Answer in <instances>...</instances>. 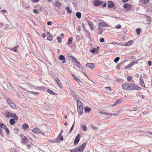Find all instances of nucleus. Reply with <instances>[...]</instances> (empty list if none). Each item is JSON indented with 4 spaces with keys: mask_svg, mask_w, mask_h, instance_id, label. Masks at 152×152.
<instances>
[{
    "mask_svg": "<svg viewBox=\"0 0 152 152\" xmlns=\"http://www.w3.org/2000/svg\"><path fill=\"white\" fill-rule=\"evenodd\" d=\"M122 87L124 89L127 91L138 90L141 89L139 86L132 83L123 84Z\"/></svg>",
    "mask_w": 152,
    "mask_h": 152,
    "instance_id": "1",
    "label": "nucleus"
},
{
    "mask_svg": "<svg viewBox=\"0 0 152 152\" xmlns=\"http://www.w3.org/2000/svg\"><path fill=\"white\" fill-rule=\"evenodd\" d=\"M5 117L7 118L12 117L15 118V119L16 120L18 119V117L16 115L15 113H10L9 112L7 111L5 113Z\"/></svg>",
    "mask_w": 152,
    "mask_h": 152,
    "instance_id": "2",
    "label": "nucleus"
},
{
    "mask_svg": "<svg viewBox=\"0 0 152 152\" xmlns=\"http://www.w3.org/2000/svg\"><path fill=\"white\" fill-rule=\"evenodd\" d=\"M86 145V143H83L81 145L79 146L76 148L77 152H82Z\"/></svg>",
    "mask_w": 152,
    "mask_h": 152,
    "instance_id": "3",
    "label": "nucleus"
},
{
    "mask_svg": "<svg viewBox=\"0 0 152 152\" xmlns=\"http://www.w3.org/2000/svg\"><path fill=\"white\" fill-rule=\"evenodd\" d=\"M102 3V2L99 0H95L93 2L94 5L95 7L101 5Z\"/></svg>",
    "mask_w": 152,
    "mask_h": 152,
    "instance_id": "4",
    "label": "nucleus"
},
{
    "mask_svg": "<svg viewBox=\"0 0 152 152\" xmlns=\"http://www.w3.org/2000/svg\"><path fill=\"white\" fill-rule=\"evenodd\" d=\"M80 134H78L75 140L74 141V143L75 145H76L79 142L80 139Z\"/></svg>",
    "mask_w": 152,
    "mask_h": 152,
    "instance_id": "5",
    "label": "nucleus"
},
{
    "mask_svg": "<svg viewBox=\"0 0 152 152\" xmlns=\"http://www.w3.org/2000/svg\"><path fill=\"white\" fill-rule=\"evenodd\" d=\"M139 110L137 107H133L132 108V110H128L127 111V113L130 114V113H132L134 111H138ZM130 115H132V114H130Z\"/></svg>",
    "mask_w": 152,
    "mask_h": 152,
    "instance_id": "6",
    "label": "nucleus"
},
{
    "mask_svg": "<svg viewBox=\"0 0 152 152\" xmlns=\"http://www.w3.org/2000/svg\"><path fill=\"white\" fill-rule=\"evenodd\" d=\"M108 8H110L113 7L114 6V4L113 2L111 1H108Z\"/></svg>",
    "mask_w": 152,
    "mask_h": 152,
    "instance_id": "7",
    "label": "nucleus"
},
{
    "mask_svg": "<svg viewBox=\"0 0 152 152\" xmlns=\"http://www.w3.org/2000/svg\"><path fill=\"white\" fill-rule=\"evenodd\" d=\"M32 132L35 133H40L41 131L39 128H36L33 129Z\"/></svg>",
    "mask_w": 152,
    "mask_h": 152,
    "instance_id": "8",
    "label": "nucleus"
},
{
    "mask_svg": "<svg viewBox=\"0 0 152 152\" xmlns=\"http://www.w3.org/2000/svg\"><path fill=\"white\" fill-rule=\"evenodd\" d=\"M83 107V106H81L77 107V111L80 115H81L82 114Z\"/></svg>",
    "mask_w": 152,
    "mask_h": 152,
    "instance_id": "9",
    "label": "nucleus"
},
{
    "mask_svg": "<svg viewBox=\"0 0 152 152\" xmlns=\"http://www.w3.org/2000/svg\"><path fill=\"white\" fill-rule=\"evenodd\" d=\"M52 36L49 32L47 34V39L49 41H51L52 39Z\"/></svg>",
    "mask_w": 152,
    "mask_h": 152,
    "instance_id": "10",
    "label": "nucleus"
},
{
    "mask_svg": "<svg viewBox=\"0 0 152 152\" xmlns=\"http://www.w3.org/2000/svg\"><path fill=\"white\" fill-rule=\"evenodd\" d=\"M55 81L57 84L61 88L62 87V85L61 83L60 80L58 78H57L56 79H55Z\"/></svg>",
    "mask_w": 152,
    "mask_h": 152,
    "instance_id": "11",
    "label": "nucleus"
},
{
    "mask_svg": "<svg viewBox=\"0 0 152 152\" xmlns=\"http://www.w3.org/2000/svg\"><path fill=\"white\" fill-rule=\"evenodd\" d=\"M61 4L59 0L56 1L54 3V6L56 7H59L61 6Z\"/></svg>",
    "mask_w": 152,
    "mask_h": 152,
    "instance_id": "12",
    "label": "nucleus"
},
{
    "mask_svg": "<svg viewBox=\"0 0 152 152\" xmlns=\"http://www.w3.org/2000/svg\"><path fill=\"white\" fill-rule=\"evenodd\" d=\"M99 26L102 27H107L108 26V25L105 23L104 21H103L102 23L99 22Z\"/></svg>",
    "mask_w": 152,
    "mask_h": 152,
    "instance_id": "13",
    "label": "nucleus"
},
{
    "mask_svg": "<svg viewBox=\"0 0 152 152\" xmlns=\"http://www.w3.org/2000/svg\"><path fill=\"white\" fill-rule=\"evenodd\" d=\"M140 83L143 87H145V86L144 84V82L142 79L141 78V76L140 77Z\"/></svg>",
    "mask_w": 152,
    "mask_h": 152,
    "instance_id": "14",
    "label": "nucleus"
},
{
    "mask_svg": "<svg viewBox=\"0 0 152 152\" xmlns=\"http://www.w3.org/2000/svg\"><path fill=\"white\" fill-rule=\"evenodd\" d=\"M100 113L102 114H103V115H108L110 116H112V115H116V114H113V113H107L106 112H100Z\"/></svg>",
    "mask_w": 152,
    "mask_h": 152,
    "instance_id": "15",
    "label": "nucleus"
},
{
    "mask_svg": "<svg viewBox=\"0 0 152 152\" xmlns=\"http://www.w3.org/2000/svg\"><path fill=\"white\" fill-rule=\"evenodd\" d=\"M77 107L83 106V103L79 100H77Z\"/></svg>",
    "mask_w": 152,
    "mask_h": 152,
    "instance_id": "16",
    "label": "nucleus"
},
{
    "mask_svg": "<svg viewBox=\"0 0 152 152\" xmlns=\"http://www.w3.org/2000/svg\"><path fill=\"white\" fill-rule=\"evenodd\" d=\"M86 66L89 67L90 68H91V69H92L94 68V64L93 63H88L86 64Z\"/></svg>",
    "mask_w": 152,
    "mask_h": 152,
    "instance_id": "17",
    "label": "nucleus"
},
{
    "mask_svg": "<svg viewBox=\"0 0 152 152\" xmlns=\"http://www.w3.org/2000/svg\"><path fill=\"white\" fill-rule=\"evenodd\" d=\"M85 111L86 113H89L91 111V108L88 107H86L84 108Z\"/></svg>",
    "mask_w": 152,
    "mask_h": 152,
    "instance_id": "18",
    "label": "nucleus"
},
{
    "mask_svg": "<svg viewBox=\"0 0 152 152\" xmlns=\"http://www.w3.org/2000/svg\"><path fill=\"white\" fill-rule=\"evenodd\" d=\"M58 58L61 61H65L66 60L65 57L62 55H60L59 56Z\"/></svg>",
    "mask_w": 152,
    "mask_h": 152,
    "instance_id": "19",
    "label": "nucleus"
},
{
    "mask_svg": "<svg viewBox=\"0 0 152 152\" xmlns=\"http://www.w3.org/2000/svg\"><path fill=\"white\" fill-rule=\"evenodd\" d=\"M121 102V99H117L115 102L114 104L112 105L113 106H115L116 104L120 103Z\"/></svg>",
    "mask_w": 152,
    "mask_h": 152,
    "instance_id": "20",
    "label": "nucleus"
},
{
    "mask_svg": "<svg viewBox=\"0 0 152 152\" xmlns=\"http://www.w3.org/2000/svg\"><path fill=\"white\" fill-rule=\"evenodd\" d=\"M72 76L73 78L77 82H79L80 81V80L78 78H77L73 74H72Z\"/></svg>",
    "mask_w": 152,
    "mask_h": 152,
    "instance_id": "21",
    "label": "nucleus"
},
{
    "mask_svg": "<svg viewBox=\"0 0 152 152\" xmlns=\"http://www.w3.org/2000/svg\"><path fill=\"white\" fill-rule=\"evenodd\" d=\"M22 127L24 129L26 130L28 128L29 126L27 124L25 123L23 125Z\"/></svg>",
    "mask_w": 152,
    "mask_h": 152,
    "instance_id": "22",
    "label": "nucleus"
},
{
    "mask_svg": "<svg viewBox=\"0 0 152 152\" xmlns=\"http://www.w3.org/2000/svg\"><path fill=\"white\" fill-rule=\"evenodd\" d=\"M15 119L11 118L10 120V123L11 125H14L15 123Z\"/></svg>",
    "mask_w": 152,
    "mask_h": 152,
    "instance_id": "23",
    "label": "nucleus"
},
{
    "mask_svg": "<svg viewBox=\"0 0 152 152\" xmlns=\"http://www.w3.org/2000/svg\"><path fill=\"white\" fill-rule=\"evenodd\" d=\"M9 104L12 108H14V109L16 108V107L14 103H13V102H12V103H10V104Z\"/></svg>",
    "mask_w": 152,
    "mask_h": 152,
    "instance_id": "24",
    "label": "nucleus"
},
{
    "mask_svg": "<svg viewBox=\"0 0 152 152\" xmlns=\"http://www.w3.org/2000/svg\"><path fill=\"white\" fill-rule=\"evenodd\" d=\"M88 23L91 28L93 29L94 28V26L93 25L92 23L90 21H88Z\"/></svg>",
    "mask_w": 152,
    "mask_h": 152,
    "instance_id": "25",
    "label": "nucleus"
},
{
    "mask_svg": "<svg viewBox=\"0 0 152 152\" xmlns=\"http://www.w3.org/2000/svg\"><path fill=\"white\" fill-rule=\"evenodd\" d=\"M123 61V62H121V63L118 64L116 66L117 69H120V66H121V65L123 64L126 61Z\"/></svg>",
    "mask_w": 152,
    "mask_h": 152,
    "instance_id": "26",
    "label": "nucleus"
},
{
    "mask_svg": "<svg viewBox=\"0 0 152 152\" xmlns=\"http://www.w3.org/2000/svg\"><path fill=\"white\" fill-rule=\"evenodd\" d=\"M76 16L77 18L80 19L81 17V14L79 12H77L76 13Z\"/></svg>",
    "mask_w": 152,
    "mask_h": 152,
    "instance_id": "27",
    "label": "nucleus"
},
{
    "mask_svg": "<svg viewBox=\"0 0 152 152\" xmlns=\"http://www.w3.org/2000/svg\"><path fill=\"white\" fill-rule=\"evenodd\" d=\"M133 41L132 40H130L128 42L124 44V45L125 46H129L131 45Z\"/></svg>",
    "mask_w": 152,
    "mask_h": 152,
    "instance_id": "28",
    "label": "nucleus"
},
{
    "mask_svg": "<svg viewBox=\"0 0 152 152\" xmlns=\"http://www.w3.org/2000/svg\"><path fill=\"white\" fill-rule=\"evenodd\" d=\"M47 91L49 93L51 94L52 95H54L56 94V93H55V92L50 89H48Z\"/></svg>",
    "mask_w": 152,
    "mask_h": 152,
    "instance_id": "29",
    "label": "nucleus"
},
{
    "mask_svg": "<svg viewBox=\"0 0 152 152\" xmlns=\"http://www.w3.org/2000/svg\"><path fill=\"white\" fill-rule=\"evenodd\" d=\"M66 10V12L69 13H71L72 12V11L70 9V8L69 7H67L65 9Z\"/></svg>",
    "mask_w": 152,
    "mask_h": 152,
    "instance_id": "30",
    "label": "nucleus"
},
{
    "mask_svg": "<svg viewBox=\"0 0 152 152\" xmlns=\"http://www.w3.org/2000/svg\"><path fill=\"white\" fill-rule=\"evenodd\" d=\"M73 38L72 37H70L68 39V42L67 44L69 45L72 43Z\"/></svg>",
    "mask_w": 152,
    "mask_h": 152,
    "instance_id": "31",
    "label": "nucleus"
},
{
    "mask_svg": "<svg viewBox=\"0 0 152 152\" xmlns=\"http://www.w3.org/2000/svg\"><path fill=\"white\" fill-rule=\"evenodd\" d=\"M91 127L92 129H93L94 130L96 131L98 130V128L95 126L93 124L91 125Z\"/></svg>",
    "mask_w": 152,
    "mask_h": 152,
    "instance_id": "32",
    "label": "nucleus"
},
{
    "mask_svg": "<svg viewBox=\"0 0 152 152\" xmlns=\"http://www.w3.org/2000/svg\"><path fill=\"white\" fill-rule=\"evenodd\" d=\"M149 0H140V2L142 4H146L147 3Z\"/></svg>",
    "mask_w": 152,
    "mask_h": 152,
    "instance_id": "33",
    "label": "nucleus"
},
{
    "mask_svg": "<svg viewBox=\"0 0 152 152\" xmlns=\"http://www.w3.org/2000/svg\"><path fill=\"white\" fill-rule=\"evenodd\" d=\"M27 139L26 137L24 136L23 138L22 139L21 141V143L22 144H25L26 143V142L25 141V140Z\"/></svg>",
    "mask_w": 152,
    "mask_h": 152,
    "instance_id": "34",
    "label": "nucleus"
},
{
    "mask_svg": "<svg viewBox=\"0 0 152 152\" xmlns=\"http://www.w3.org/2000/svg\"><path fill=\"white\" fill-rule=\"evenodd\" d=\"M0 126L2 128H3L4 130L7 128V126L4 124H0Z\"/></svg>",
    "mask_w": 152,
    "mask_h": 152,
    "instance_id": "35",
    "label": "nucleus"
},
{
    "mask_svg": "<svg viewBox=\"0 0 152 152\" xmlns=\"http://www.w3.org/2000/svg\"><path fill=\"white\" fill-rule=\"evenodd\" d=\"M18 46L17 45V46L15 47L12 48V51L17 52L18 51Z\"/></svg>",
    "mask_w": 152,
    "mask_h": 152,
    "instance_id": "36",
    "label": "nucleus"
},
{
    "mask_svg": "<svg viewBox=\"0 0 152 152\" xmlns=\"http://www.w3.org/2000/svg\"><path fill=\"white\" fill-rule=\"evenodd\" d=\"M71 57L72 58V61L75 63V64H76L77 63V62H78V61H77L76 60V58L72 56H71Z\"/></svg>",
    "mask_w": 152,
    "mask_h": 152,
    "instance_id": "37",
    "label": "nucleus"
},
{
    "mask_svg": "<svg viewBox=\"0 0 152 152\" xmlns=\"http://www.w3.org/2000/svg\"><path fill=\"white\" fill-rule=\"evenodd\" d=\"M98 28L100 30V31H104L105 30V28L104 27H103L102 26H99Z\"/></svg>",
    "mask_w": 152,
    "mask_h": 152,
    "instance_id": "38",
    "label": "nucleus"
},
{
    "mask_svg": "<svg viewBox=\"0 0 152 152\" xmlns=\"http://www.w3.org/2000/svg\"><path fill=\"white\" fill-rule=\"evenodd\" d=\"M7 102L8 104H10V103H12V102L10 99L8 97H7Z\"/></svg>",
    "mask_w": 152,
    "mask_h": 152,
    "instance_id": "39",
    "label": "nucleus"
},
{
    "mask_svg": "<svg viewBox=\"0 0 152 152\" xmlns=\"http://www.w3.org/2000/svg\"><path fill=\"white\" fill-rule=\"evenodd\" d=\"M57 138L59 139L61 141H62L63 140L64 138L62 136L60 135H59L57 137Z\"/></svg>",
    "mask_w": 152,
    "mask_h": 152,
    "instance_id": "40",
    "label": "nucleus"
},
{
    "mask_svg": "<svg viewBox=\"0 0 152 152\" xmlns=\"http://www.w3.org/2000/svg\"><path fill=\"white\" fill-rule=\"evenodd\" d=\"M75 64L78 67L79 69H81L83 68V67H81L80 66V64L79 62H78Z\"/></svg>",
    "mask_w": 152,
    "mask_h": 152,
    "instance_id": "41",
    "label": "nucleus"
},
{
    "mask_svg": "<svg viewBox=\"0 0 152 152\" xmlns=\"http://www.w3.org/2000/svg\"><path fill=\"white\" fill-rule=\"evenodd\" d=\"M132 80V77L131 76H128L127 77V80L129 82H132L131 80Z\"/></svg>",
    "mask_w": 152,
    "mask_h": 152,
    "instance_id": "42",
    "label": "nucleus"
},
{
    "mask_svg": "<svg viewBox=\"0 0 152 152\" xmlns=\"http://www.w3.org/2000/svg\"><path fill=\"white\" fill-rule=\"evenodd\" d=\"M28 92L29 93H30L31 94H34V95H37L38 94V92H34V91H28Z\"/></svg>",
    "mask_w": 152,
    "mask_h": 152,
    "instance_id": "43",
    "label": "nucleus"
},
{
    "mask_svg": "<svg viewBox=\"0 0 152 152\" xmlns=\"http://www.w3.org/2000/svg\"><path fill=\"white\" fill-rule=\"evenodd\" d=\"M120 59L119 57H117L114 59V62L115 63H117L118 62Z\"/></svg>",
    "mask_w": 152,
    "mask_h": 152,
    "instance_id": "44",
    "label": "nucleus"
},
{
    "mask_svg": "<svg viewBox=\"0 0 152 152\" xmlns=\"http://www.w3.org/2000/svg\"><path fill=\"white\" fill-rule=\"evenodd\" d=\"M33 12L36 14H39V11L36 9H34L33 10Z\"/></svg>",
    "mask_w": 152,
    "mask_h": 152,
    "instance_id": "45",
    "label": "nucleus"
},
{
    "mask_svg": "<svg viewBox=\"0 0 152 152\" xmlns=\"http://www.w3.org/2000/svg\"><path fill=\"white\" fill-rule=\"evenodd\" d=\"M136 31L137 33L138 34H140V31H141L140 29L139 28H137L136 29Z\"/></svg>",
    "mask_w": 152,
    "mask_h": 152,
    "instance_id": "46",
    "label": "nucleus"
},
{
    "mask_svg": "<svg viewBox=\"0 0 152 152\" xmlns=\"http://www.w3.org/2000/svg\"><path fill=\"white\" fill-rule=\"evenodd\" d=\"M129 6V4H126L124 5V8H127Z\"/></svg>",
    "mask_w": 152,
    "mask_h": 152,
    "instance_id": "47",
    "label": "nucleus"
},
{
    "mask_svg": "<svg viewBox=\"0 0 152 152\" xmlns=\"http://www.w3.org/2000/svg\"><path fill=\"white\" fill-rule=\"evenodd\" d=\"M96 48H94L91 50V52L93 53H94L96 51Z\"/></svg>",
    "mask_w": 152,
    "mask_h": 152,
    "instance_id": "48",
    "label": "nucleus"
},
{
    "mask_svg": "<svg viewBox=\"0 0 152 152\" xmlns=\"http://www.w3.org/2000/svg\"><path fill=\"white\" fill-rule=\"evenodd\" d=\"M82 129L84 131H86V126L85 125H83L82 126Z\"/></svg>",
    "mask_w": 152,
    "mask_h": 152,
    "instance_id": "49",
    "label": "nucleus"
},
{
    "mask_svg": "<svg viewBox=\"0 0 152 152\" xmlns=\"http://www.w3.org/2000/svg\"><path fill=\"white\" fill-rule=\"evenodd\" d=\"M76 39L77 41L78 42L80 39L79 36V35H77L76 37Z\"/></svg>",
    "mask_w": 152,
    "mask_h": 152,
    "instance_id": "50",
    "label": "nucleus"
},
{
    "mask_svg": "<svg viewBox=\"0 0 152 152\" xmlns=\"http://www.w3.org/2000/svg\"><path fill=\"white\" fill-rule=\"evenodd\" d=\"M71 152H77V149H76V148L71 150L70 151Z\"/></svg>",
    "mask_w": 152,
    "mask_h": 152,
    "instance_id": "51",
    "label": "nucleus"
},
{
    "mask_svg": "<svg viewBox=\"0 0 152 152\" xmlns=\"http://www.w3.org/2000/svg\"><path fill=\"white\" fill-rule=\"evenodd\" d=\"M133 65V64L132 62H131L128 65V67H129V68H131Z\"/></svg>",
    "mask_w": 152,
    "mask_h": 152,
    "instance_id": "52",
    "label": "nucleus"
},
{
    "mask_svg": "<svg viewBox=\"0 0 152 152\" xmlns=\"http://www.w3.org/2000/svg\"><path fill=\"white\" fill-rule=\"evenodd\" d=\"M2 128L0 126V134L1 135V136L2 137H3V136L2 135Z\"/></svg>",
    "mask_w": 152,
    "mask_h": 152,
    "instance_id": "53",
    "label": "nucleus"
},
{
    "mask_svg": "<svg viewBox=\"0 0 152 152\" xmlns=\"http://www.w3.org/2000/svg\"><path fill=\"white\" fill-rule=\"evenodd\" d=\"M115 27L116 28H120L121 27V26L120 24H118Z\"/></svg>",
    "mask_w": 152,
    "mask_h": 152,
    "instance_id": "54",
    "label": "nucleus"
},
{
    "mask_svg": "<svg viewBox=\"0 0 152 152\" xmlns=\"http://www.w3.org/2000/svg\"><path fill=\"white\" fill-rule=\"evenodd\" d=\"M5 130L7 134H9L10 133L9 130L7 128L6 129H5Z\"/></svg>",
    "mask_w": 152,
    "mask_h": 152,
    "instance_id": "55",
    "label": "nucleus"
},
{
    "mask_svg": "<svg viewBox=\"0 0 152 152\" xmlns=\"http://www.w3.org/2000/svg\"><path fill=\"white\" fill-rule=\"evenodd\" d=\"M75 123V121H74V123L72 125V126L71 127L70 130L69 132H71L72 131L73 129V126H74Z\"/></svg>",
    "mask_w": 152,
    "mask_h": 152,
    "instance_id": "56",
    "label": "nucleus"
},
{
    "mask_svg": "<svg viewBox=\"0 0 152 152\" xmlns=\"http://www.w3.org/2000/svg\"><path fill=\"white\" fill-rule=\"evenodd\" d=\"M57 40L59 43H60L61 42V39L60 37H57Z\"/></svg>",
    "mask_w": 152,
    "mask_h": 152,
    "instance_id": "57",
    "label": "nucleus"
},
{
    "mask_svg": "<svg viewBox=\"0 0 152 152\" xmlns=\"http://www.w3.org/2000/svg\"><path fill=\"white\" fill-rule=\"evenodd\" d=\"M148 65L149 66H150L151 65V61H149L148 62Z\"/></svg>",
    "mask_w": 152,
    "mask_h": 152,
    "instance_id": "58",
    "label": "nucleus"
},
{
    "mask_svg": "<svg viewBox=\"0 0 152 152\" xmlns=\"http://www.w3.org/2000/svg\"><path fill=\"white\" fill-rule=\"evenodd\" d=\"M47 24L48 25H51L53 23L51 21H48V22Z\"/></svg>",
    "mask_w": 152,
    "mask_h": 152,
    "instance_id": "59",
    "label": "nucleus"
},
{
    "mask_svg": "<svg viewBox=\"0 0 152 152\" xmlns=\"http://www.w3.org/2000/svg\"><path fill=\"white\" fill-rule=\"evenodd\" d=\"M133 64V65L135 64H137L138 61L136 60V61H133L132 62Z\"/></svg>",
    "mask_w": 152,
    "mask_h": 152,
    "instance_id": "60",
    "label": "nucleus"
},
{
    "mask_svg": "<svg viewBox=\"0 0 152 152\" xmlns=\"http://www.w3.org/2000/svg\"><path fill=\"white\" fill-rule=\"evenodd\" d=\"M104 39L103 38H101L100 39V42H104Z\"/></svg>",
    "mask_w": 152,
    "mask_h": 152,
    "instance_id": "61",
    "label": "nucleus"
},
{
    "mask_svg": "<svg viewBox=\"0 0 152 152\" xmlns=\"http://www.w3.org/2000/svg\"><path fill=\"white\" fill-rule=\"evenodd\" d=\"M71 93L72 95L74 96L75 95V94L74 92L72 90H71Z\"/></svg>",
    "mask_w": 152,
    "mask_h": 152,
    "instance_id": "62",
    "label": "nucleus"
},
{
    "mask_svg": "<svg viewBox=\"0 0 152 152\" xmlns=\"http://www.w3.org/2000/svg\"><path fill=\"white\" fill-rule=\"evenodd\" d=\"M106 88L107 90H109V91L111 90V88L109 87H107L105 88Z\"/></svg>",
    "mask_w": 152,
    "mask_h": 152,
    "instance_id": "63",
    "label": "nucleus"
},
{
    "mask_svg": "<svg viewBox=\"0 0 152 152\" xmlns=\"http://www.w3.org/2000/svg\"><path fill=\"white\" fill-rule=\"evenodd\" d=\"M103 32V31H100L99 30V31H98V33L99 34H102V33Z\"/></svg>",
    "mask_w": 152,
    "mask_h": 152,
    "instance_id": "64",
    "label": "nucleus"
}]
</instances>
